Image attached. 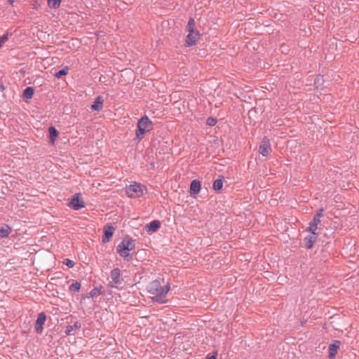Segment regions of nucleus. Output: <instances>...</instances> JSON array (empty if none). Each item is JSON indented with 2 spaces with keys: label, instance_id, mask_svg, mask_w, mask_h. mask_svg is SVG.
<instances>
[{
  "label": "nucleus",
  "instance_id": "nucleus-30",
  "mask_svg": "<svg viewBox=\"0 0 359 359\" xmlns=\"http://www.w3.org/2000/svg\"><path fill=\"white\" fill-rule=\"evenodd\" d=\"M8 40V36L6 35H3L0 37V41L4 44Z\"/></svg>",
  "mask_w": 359,
  "mask_h": 359
},
{
  "label": "nucleus",
  "instance_id": "nucleus-2",
  "mask_svg": "<svg viewBox=\"0 0 359 359\" xmlns=\"http://www.w3.org/2000/svg\"><path fill=\"white\" fill-rule=\"evenodd\" d=\"M187 31L189 33L187 36L186 44L187 46H192L196 44L200 36L199 32L196 29L194 19L192 18L188 22Z\"/></svg>",
  "mask_w": 359,
  "mask_h": 359
},
{
  "label": "nucleus",
  "instance_id": "nucleus-6",
  "mask_svg": "<svg viewBox=\"0 0 359 359\" xmlns=\"http://www.w3.org/2000/svg\"><path fill=\"white\" fill-rule=\"evenodd\" d=\"M111 280L109 286L111 287L118 288L123 283V278L121 274V270L118 268L114 269L110 273Z\"/></svg>",
  "mask_w": 359,
  "mask_h": 359
},
{
  "label": "nucleus",
  "instance_id": "nucleus-1",
  "mask_svg": "<svg viewBox=\"0 0 359 359\" xmlns=\"http://www.w3.org/2000/svg\"><path fill=\"white\" fill-rule=\"evenodd\" d=\"M148 290L153 295L152 299L154 301L163 304L166 302L165 297L170 290V287L168 284L161 285L160 281L154 280L149 284Z\"/></svg>",
  "mask_w": 359,
  "mask_h": 359
},
{
  "label": "nucleus",
  "instance_id": "nucleus-7",
  "mask_svg": "<svg viewBox=\"0 0 359 359\" xmlns=\"http://www.w3.org/2000/svg\"><path fill=\"white\" fill-rule=\"evenodd\" d=\"M271 151L269 140L266 138L264 139L259 147V152L263 156H267Z\"/></svg>",
  "mask_w": 359,
  "mask_h": 359
},
{
  "label": "nucleus",
  "instance_id": "nucleus-3",
  "mask_svg": "<svg viewBox=\"0 0 359 359\" xmlns=\"http://www.w3.org/2000/svg\"><path fill=\"white\" fill-rule=\"evenodd\" d=\"M146 193V187L137 182H133L126 187V194L130 198H140Z\"/></svg>",
  "mask_w": 359,
  "mask_h": 359
},
{
  "label": "nucleus",
  "instance_id": "nucleus-32",
  "mask_svg": "<svg viewBox=\"0 0 359 359\" xmlns=\"http://www.w3.org/2000/svg\"><path fill=\"white\" fill-rule=\"evenodd\" d=\"M73 326V329H79L81 327V324L79 322H76Z\"/></svg>",
  "mask_w": 359,
  "mask_h": 359
},
{
  "label": "nucleus",
  "instance_id": "nucleus-8",
  "mask_svg": "<svg viewBox=\"0 0 359 359\" xmlns=\"http://www.w3.org/2000/svg\"><path fill=\"white\" fill-rule=\"evenodd\" d=\"M69 205L74 210H79L85 206L84 202L80 199L79 194L72 197Z\"/></svg>",
  "mask_w": 359,
  "mask_h": 359
},
{
  "label": "nucleus",
  "instance_id": "nucleus-18",
  "mask_svg": "<svg viewBox=\"0 0 359 359\" xmlns=\"http://www.w3.org/2000/svg\"><path fill=\"white\" fill-rule=\"evenodd\" d=\"M34 95V89L32 87L25 88L23 93V97L25 100L31 99Z\"/></svg>",
  "mask_w": 359,
  "mask_h": 359
},
{
  "label": "nucleus",
  "instance_id": "nucleus-24",
  "mask_svg": "<svg viewBox=\"0 0 359 359\" xmlns=\"http://www.w3.org/2000/svg\"><path fill=\"white\" fill-rule=\"evenodd\" d=\"M63 263L69 268H72L74 266V262L69 259H65Z\"/></svg>",
  "mask_w": 359,
  "mask_h": 359
},
{
  "label": "nucleus",
  "instance_id": "nucleus-22",
  "mask_svg": "<svg viewBox=\"0 0 359 359\" xmlns=\"http://www.w3.org/2000/svg\"><path fill=\"white\" fill-rule=\"evenodd\" d=\"M318 229V226H316V224H313V223L310 222L309 223V226L307 228L306 231L309 233H318L316 232Z\"/></svg>",
  "mask_w": 359,
  "mask_h": 359
},
{
  "label": "nucleus",
  "instance_id": "nucleus-17",
  "mask_svg": "<svg viewBox=\"0 0 359 359\" xmlns=\"http://www.w3.org/2000/svg\"><path fill=\"white\" fill-rule=\"evenodd\" d=\"M50 143L54 144L56 138L58 136V132L54 127H50L49 129Z\"/></svg>",
  "mask_w": 359,
  "mask_h": 359
},
{
  "label": "nucleus",
  "instance_id": "nucleus-27",
  "mask_svg": "<svg viewBox=\"0 0 359 359\" xmlns=\"http://www.w3.org/2000/svg\"><path fill=\"white\" fill-rule=\"evenodd\" d=\"M311 222L313 223V224H316V226H318L320 223V218H318V217L314 216L313 219H312V221Z\"/></svg>",
  "mask_w": 359,
  "mask_h": 359
},
{
  "label": "nucleus",
  "instance_id": "nucleus-31",
  "mask_svg": "<svg viewBox=\"0 0 359 359\" xmlns=\"http://www.w3.org/2000/svg\"><path fill=\"white\" fill-rule=\"evenodd\" d=\"M323 209L318 210V211L317 212V213L315 216L318 217V218H321L323 217Z\"/></svg>",
  "mask_w": 359,
  "mask_h": 359
},
{
  "label": "nucleus",
  "instance_id": "nucleus-35",
  "mask_svg": "<svg viewBox=\"0 0 359 359\" xmlns=\"http://www.w3.org/2000/svg\"><path fill=\"white\" fill-rule=\"evenodd\" d=\"M3 43L0 41V48L2 46Z\"/></svg>",
  "mask_w": 359,
  "mask_h": 359
},
{
  "label": "nucleus",
  "instance_id": "nucleus-5",
  "mask_svg": "<svg viewBox=\"0 0 359 359\" xmlns=\"http://www.w3.org/2000/svg\"><path fill=\"white\" fill-rule=\"evenodd\" d=\"M135 250V243L132 239H124L117 246V252L121 257L126 258L130 252Z\"/></svg>",
  "mask_w": 359,
  "mask_h": 359
},
{
  "label": "nucleus",
  "instance_id": "nucleus-16",
  "mask_svg": "<svg viewBox=\"0 0 359 359\" xmlns=\"http://www.w3.org/2000/svg\"><path fill=\"white\" fill-rule=\"evenodd\" d=\"M11 232V228L8 225H4L0 229V237L6 238Z\"/></svg>",
  "mask_w": 359,
  "mask_h": 359
},
{
  "label": "nucleus",
  "instance_id": "nucleus-9",
  "mask_svg": "<svg viewBox=\"0 0 359 359\" xmlns=\"http://www.w3.org/2000/svg\"><path fill=\"white\" fill-rule=\"evenodd\" d=\"M46 315L44 313H40L38 315L37 320L35 324V330L37 333L41 334L43 331V325L46 322Z\"/></svg>",
  "mask_w": 359,
  "mask_h": 359
},
{
  "label": "nucleus",
  "instance_id": "nucleus-23",
  "mask_svg": "<svg viewBox=\"0 0 359 359\" xmlns=\"http://www.w3.org/2000/svg\"><path fill=\"white\" fill-rule=\"evenodd\" d=\"M67 70H68V68L66 67L65 69H62L61 70H60L59 72H57L55 74V76L57 79H60V77H62V76H65V75H67Z\"/></svg>",
  "mask_w": 359,
  "mask_h": 359
},
{
  "label": "nucleus",
  "instance_id": "nucleus-33",
  "mask_svg": "<svg viewBox=\"0 0 359 359\" xmlns=\"http://www.w3.org/2000/svg\"><path fill=\"white\" fill-rule=\"evenodd\" d=\"M207 359H216V355L208 356Z\"/></svg>",
  "mask_w": 359,
  "mask_h": 359
},
{
  "label": "nucleus",
  "instance_id": "nucleus-19",
  "mask_svg": "<svg viewBox=\"0 0 359 359\" xmlns=\"http://www.w3.org/2000/svg\"><path fill=\"white\" fill-rule=\"evenodd\" d=\"M48 5L51 8H57L60 5V0H48Z\"/></svg>",
  "mask_w": 359,
  "mask_h": 359
},
{
  "label": "nucleus",
  "instance_id": "nucleus-21",
  "mask_svg": "<svg viewBox=\"0 0 359 359\" xmlns=\"http://www.w3.org/2000/svg\"><path fill=\"white\" fill-rule=\"evenodd\" d=\"M81 288V284L79 282L73 283L69 286V290L74 292H79Z\"/></svg>",
  "mask_w": 359,
  "mask_h": 359
},
{
  "label": "nucleus",
  "instance_id": "nucleus-10",
  "mask_svg": "<svg viewBox=\"0 0 359 359\" xmlns=\"http://www.w3.org/2000/svg\"><path fill=\"white\" fill-rule=\"evenodd\" d=\"M114 232V228L112 226L107 225L104 226V236L102 237V242L104 243H108L111 237L113 236Z\"/></svg>",
  "mask_w": 359,
  "mask_h": 359
},
{
  "label": "nucleus",
  "instance_id": "nucleus-14",
  "mask_svg": "<svg viewBox=\"0 0 359 359\" xmlns=\"http://www.w3.org/2000/svg\"><path fill=\"white\" fill-rule=\"evenodd\" d=\"M160 222L154 220L146 226V230L147 232H154L160 227Z\"/></svg>",
  "mask_w": 359,
  "mask_h": 359
},
{
  "label": "nucleus",
  "instance_id": "nucleus-26",
  "mask_svg": "<svg viewBox=\"0 0 359 359\" xmlns=\"http://www.w3.org/2000/svg\"><path fill=\"white\" fill-rule=\"evenodd\" d=\"M323 81V78L322 76L318 75L316 80H315V84L318 87L319 85H320Z\"/></svg>",
  "mask_w": 359,
  "mask_h": 359
},
{
  "label": "nucleus",
  "instance_id": "nucleus-25",
  "mask_svg": "<svg viewBox=\"0 0 359 359\" xmlns=\"http://www.w3.org/2000/svg\"><path fill=\"white\" fill-rule=\"evenodd\" d=\"M217 123V120L214 118H208L207 119V124L210 126H214Z\"/></svg>",
  "mask_w": 359,
  "mask_h": 359
},
{
  "label": "nucleus",
  "instance_id": "nucleus-34",
  "mask_svg": "<svg viewBox=\"0 0 359 359\" xmlns=\"http://www.w3.org/2000/svg\"><path fill=\"white\" fill-rule=\"evenodd\" d=\"M14 1L15 0H8V2L11 5L13 4Z\"/></svg>",
  "mask_w": 359,
  "mask_h": 359
},
{
  "label": "nucleus",
  "instance_id": "nucleus-11",
  "mask_svg": "<svg viewBox=\"0 0 359 359\" xmlns=\"http://www.w3.org/2000/svg\"><path fill=\"white\" fill-rule=\"evenodd\" d=\"M318 233H310V234L304 238V244L306 246L307 248L311 249L313 248V244L317 240Z\"/></svg>",
  "mask_w": 359,
  "mask_h": 359
},
{
  "label": "nucleus",
  "instance_id": "nucleus-28",
  "mask_svg": "<svg viewBox=\"0 0 359 359\" xmlns=\"http://www.w3.org/2000/svg\"><path fill=\"white\" fill-rule=\"evenodd\" d=\"M98 294H100V292H99V290H98L97 289H96V288L93 289V290H91V291H90V297H95V296H97V295H98Z\"/></svg>",
  "mask_w": 359,
  "mask_h": 359
},
{
  "label": "nucleus",
  "instance_id": "nucleus-12",
  "mask_svg": "<svg viewBox=\"0 0 359 359\" xmlns=\"http://www.w3.org/2000/svg\"><path fill=\"white\" fill-rule=\"evenodd\" d=\"M201 189V182L198 180H194L191 182L190 185V194L191 195H197L200 192Z\"/></svg>",
  "mask_w": 359,
  "mask_h": 359
},
{
  "label": "nucleus",
  "instance_id": "nucleus-29",
  "mask_svg": "<svg viewBox=\"0 0 359 359\" xmlns=\"http://www.w3.org/2000/svg\"><path fill=\"white\" fill-rule=\"evenodd\" d=\"M73 330H74L73 326H72V325L67 326L66 328V330H65L66 334H67V335L70 334Z\"/></svg>",
  "mask_w": 359,
  "mask_h": 359
},
{
  "label": "nucleus",
  "instance_id": "nucleus-15",
  "mask_svg": "<svg viewBox=\"0 0 359 359\" xmlns=\"http://www.w3.org/2000/svg\"><path fill=\"white\" fill-rule=\"evenodd\" d=\"M103 106V99L101 96L97 97L94 103L91 105V109L94 111H100Z\"/></svg>",
  "mask_w": 359,
  "mask_h": 359
},
{
  "label": "nucleus",
  "instance_id": "nucleus-13",
  "mask_svg": "<svg viewBox=\"0 0 359 359\" xmlns=\"http://www.w3.org/2000/svg\"><path fill=\"white\" fill-rule=\"evenodd\" d=\"M340 342L339 341H336L335 343L330 344L329 346V356L330 358H333L335 357L337 351L339 348Z\"/></svg>",
  "mask_w": 359,
  "mask_h": 359
},
{
  "label": "nucleus",
  "instance_id": "nucleus-4",
  "mask_svg": "<svg viewBox=\"0 0 359 359\" xmlns=\"http://www.w3.org/2000/svg\"><path fill=\"white\" fill-rule=\"evenodd\" d=\"M152 129V122L147 117H142L137 123V130L136 132V136L138 140H141L143 138L144 135L150 131Z\"/></svg>",
  "mask_w": 359,
  "mask_h": 359
},
{
  "label": "nucleus",
  "instance_id": "nucleus-20",
  "mask_svg": "<svg viewBox=\"0 0 359 359\" xmlns=\"http://www.w3.org/2000/svg\"><path fill=\"white\" fill-rule=\"evenodd\" d=\"M222 187H223V182L222 180H217L213 182L212 187H213V189L215 191H219V190L222 189Z\"/></svg>",
  "mask_w": 359,
  "mask_h": 359
}]
</instances>
